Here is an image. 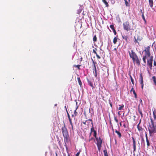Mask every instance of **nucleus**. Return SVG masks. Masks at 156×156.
Returning <instances> with one entry per match:
<instances>
[{"label": "nucleus", "instance_id": "obj_17", "mask_svg": "<svg viewBox=\"0 0 156 156\" xmlns=\"http://www.w3.org/2000/svg\"><path fill=\"white\" fill-rule=\"evenodd\" d=\"M77 102H76V109L74 110V114L75 116H76L78 115V113L76 112V110L78 108V106L77 105Z\"/></svg>", "mask_w": 156, "mask_h": 156}, {"label": "nucleus", "instance_id": "obj_7", "mask_svg": "<svg viewBox=\"0 0 156 156\" xmlns=\"http://www.w3.org/2000/svg\"><path fill=\"white\" fill-rule=\"evenodd\" d=\"M128 52L129 53V56L132 59L134 58L137 56V55L135 53V52L133 51V50H131V52L130 51H129Z\"/></svg>", "mask_w": 156, "mask_h": 156}, {"label": "nucleus", "instance_id": "obj_4", "mask_svg": "<svg viewBox=\"0 0 156 156\" xmlns=\"http://www.w3.org/2000/svg\"><path fill=\"white\" fill-rule=\"evenodd\" d=\"M153 59V56H151L149 58H147V65L151 69H152V67Z\"/></svg>", "mask_w": 156, "mask_h": 156}, {"label": "nucleus", "instance_id": "obj_37", "mask_svg": "<svg viewBox=\"0 0 156 156\" xmlns=\"http://www.w3.org/2000/svg\"><path fill=\"white\" fill-rule=\"evenodd\" d=\"M70 122V124L71 125V127H72V130H73V123H72V121H71Z\"/></svg>", "mask_w": 156, "mask_h": 156}, {"label": "nucleus", "instance_id": "obj_35", "mask_svg": "<svg viewBox=\"0 0 156 156\" xmlns=\"http://www.w3.org/2000/svg\"><path fill=\"white\" fill-rule=\"evenodd\" d=\"M110 27L112 30H113L114 29H115L114 27V25H110Z\"/></svg>", "mask_w": 156, "mask_h": 156}, {"label": "nucleus", "instance_id": "obj_54", "mask_svg": "<svg viewBox=\"0 0 156 156\" xmlns=\"http://www.w3.org/2000/svg\"><path fill=\"white\" fill-rule=\"evenodd\" d=\"M123 126H124V128H126V124H123Z\"/></svg>", "mask_w": 156, "mask_h": 156}, {"label": "nucleus", "instance_id": "obj_22", "mask_svg": "<svg viewBox=\"0 0 156 156\" xmlns=\"http://www.w3.org/2000/svg\"><path fill=\"white\" fill-rule=\"evenodd\" d=\"M138 111L139 112L140 114V115H141V118H142L143 116V114L142 112V110L139 107L138 108Z\"/></svg>", "mask_w": 156, "mask_h": 156}, {"label": "nucleus", "instance_id": "obj_53", "mask_svg": "<svg viewBox=\"0 0 156 156\" xmlns=\"http://www.w3.org/2000/svg\"><path fill=\"white\" fill-rule=\"evenodd\" d=\"M81 10H80V11H78V13L79 14L81 12Z\"/></svg>", "mask_w": 156, "mask_h": 156}, {"label": "nucleus", "instance_id": "obj_47", "mask_svg": "<svg viewBox=\"0 0 156 156\" xmlns=\"http://www.w3.org/2000/svg\"><path fill=\"white\" fill-rule=\"evenodd\" d=\"M80 152H78L76 155V156H79L80 154Z\"/></svg>", "mask_w": 156, "mask_h": 156}, {"label": "nucleus", "instance_id": "obj_19", "mask_svg": "<svg viewBox=\"0 0 156 156\" xmlns=\"http://www.w3.org/2000/svg\"><path fill=\"white\" fill-rule=\"evenodd\" d=\"M77 80L78 82V83L80 86L81 87H82V83L81 81L80 77L79 76L77 77Z\"/></svg>", "mask_w": 156, "mask_h": 156}, {"label": "nucleus", "instance_id": "obj_33", "mask_svg": "<svg viewBox=\"0 0 156 156\" xmlns=\"http://www.w3.org/2000/svg\"><path fill=\"white\" fill-rule=\"evenodd\" d=\"M130 77L131 79V80L132 82V83L134 85V82L133 79L132 78V77L131 75H130Z\"/></svg>", "mask_w": 156, "mask_h": 156}, {"label": "nucleus", "instance_id": "obj_27", "mask_svg": "<svg viewBox=\"0 0 156 156\" xmlns=\"http://www.w3.org/2000/svg\"><path fill=\"white\" fill-rule=\"evenodd\" d=\"M91 124H92V127L90 129V132L92 133V132H94V131H96L94 130V127L93 126V124L92 122H91Z\"/></svg>", "mask_w": 156, "mask_h": 156}, {"label": "nucleus", "instance_id": "obj_2", "mask_svg": "<svg viewBox=\"0 0 156 156\" xmlns=\"http://www.w3.org/2000/svg\"><path fill=\"white\" fill-rule=\"evenodd\" d=\"M151 123L148 127V129L150 136H152L156 133V125L154 124L155 122H153L152 118H150Z\"/></svg>", "mask_w": 156, "mask_h": 156}, {"label": "nucleus", "instance_id": "obj_36", "mask_svg": "<svg viewBox=\"0 0 156 156\" xmlns=\"http://www.w3.org/2000/svg\"><path fill=\"white\" fill-rule=\"evenodd\" d=\"M124 1H125V3L126 5V6H128L129 4V3L128 2V1H127V0H125Z\"/></svg>", "mask_w": 156, "mask_h": 156}, {"label": "nucleus", "instance_id": "obj_32", "mask_svg": "<svg viewBox=\"0 0 156 156\" xmlns=\"http://www.w3.org/2000/svg\"><path fill=\"white\" fill-rule=\"evenodd\" d=\"M132 91L133 92V94H134L136 93L135 90H134V88L133 87H132V88L130 91V92H131Z\"/></svg>", "mask_w": 156, "mask_h": 156}, {"label": "nucleus", "instance_id": "obj_48", "mask_svg": "<svg viewBox=\"0 0 156 156\" xmlns=\"http://www.w3.org/2000/svg\"><path fill=\"white\" fill-rule=\"evenodd\" d=\"M145 137H146V140L148 139V137H147V135L146 133V134H145Z\"/></svg>", "mask_w": 156, "mask_h": 156}, {"label": "nucleus", "instance_id": "obj_11", "mask_svg": "<svg viewBox=\"0 0 156 156\" xmlns=\"http://www.w3.org/2000/svg\"><path fill=\"white\" fill-rule=\"evenodd\" d=\"M132 139L133 141V152L136 151V142L135 141V140L134 137H132Z\"/></svg>", "mask_w": 156, "mask_h": 156}, {"label": "nucleus", "instance_id": "obj_39", "mask_svg": "<svg viewBox=\"0 0 156 156\" xmlns=\"http://www.w3.org/2000/svg\"><path fill=\"white\" fill-rule=\"evenodd\" d=\"M123 38L126 40V41H127V39H128V37L126 36H125L124 37H123Z\"/></svg>", "mask_w": 156, "mask_h": 156}, {"label": "nucleus", "instance_id": "obj_50", "mask_svg": "<svg viewBox=\"0 0 156 156\" xmlns=\"http://www.w3.org/2000/svg\"><path fill=\"white\" fill-rule=\"evenodd\" d=\"M64 108H65V109H66V112H68V110H67V109L66 107V106H65Z\"/></svg>", "mask_w": 156, "mask_h": 156}, {"label": "nucleus", "instance_id": "obj_10", "mask_svg": "<svg viewBox=\"0 0 156 156\" xmlns=\"http://www.w3.org/2000/svg\"><path fill=\"white\" fill-rule=\"evenodd\" d=\"M92 59V61H93V63L94 64V71H95V73H94V75L95 77L96 78H97V70L96 69V66L95 65V63L94 62L93 59Z\"/></svg>", "mask_w": 156, "mask_h": 156}, {"label": "nucleus", "instance_id": "obj_30", "mask_svg": "<svg viewBox=\"0 0 156 156\" xmlns=\"http://www.w3.org/2000/svg\"><path fill=\"white\" fill-rule=\"evenodd\" d=\"M81 66V65H74V67H76L77 68H78V69H79V70H80V67Z\"/></svg>", "mask_w": 156, "mask_h": 156}, {"label": "nucleus", "instance_id": "obj_56", "mask_svg": "<svg viewBox=\"0 0 156 156\" xmlns=\"http://www.w3.org/2000/svg\"><path fill=\"white\" fill-rule=\"evenodd\" d=\"M92 133L90 132V134H89V137H90V136H91Z\"/></svg>", "mask_w": 156, "mask_h": 156}, {"label": "nucleus", "instance_id": "obj_12", "mask_svg": "<svg viewBox=\"0 0 156 156\" xmlns=\"http://www.w3.org/2000/svg\"><path fill=\"white\" fill-rule=\"evenodd\" d=\"M154 119H152V120L154 121V122L156 123V109L154 110L153 112Z\"/></svg>", "mask_w": 156, "mask_h": 156}, {"label": "nucleus", "instance_id": "obj_6", "mask_svg": "<svg viewBox=\"0 0 156 156\" xmlns=\"http://www.w3.org/2000/svg\"><path fill=\"white\" fill-rule=\"evenodd\" d=\"M96 139L97 140V145L98 149V150L100 151L101 147V144L102 143V140L100 137H99V138H97V139Z\"/></svg>", "mask_w": 156, "mask_h": 156}, {"label": "nucleus", "instance_id": "obj_64", "mask_svg": "<svg viewBox=\"0 0 156 156\" xmlns=\"http://www.w3.org/2000/svg\"><path fill=\"white\" fill-rule=\"evenodd\" d=\"M120 126H121V123L120 122Z\"/></svg>", "mask_w": 156, "mask_h": 156}, {"label": "nucleus", "instance_id": "obj_57", "mask_svg": "<svg viewBox=\"0 0 156 156\" xmlns=\"http://www.w3.org/2000/svg\"><path fill=\"white\" fill-rule=\"evenodd\" d=\"M140 11L141 12V13H142V12H143V14H144V11H143L142 10H140Z\"/></svg>", "mask_w": 156, "mask_h": 156}, {"label": "nucleus", "instance_id": "obj_29", "mask_svg": "<svg viewBox=\"0 0 156 156\" xmlns=\"http://www.w3.org/2000/svg\"><path fill=\"white\" fill-rule=\"evenodd\" d=\"M146 142H147V147H148L149 146H150V143L149 142V141L148 139H146Z\"/></svg>", "mask_w": 156, "mask_h": 156}, {"label": "nucleus", "instance_id": "obj_5", "mask_svg": "<svg viewBox=\"0 0 156 156\" xmlns=\"http://www.w3.org/2000/svg\"><path fill=\"white\" fill-rule=\"evenodd\" d=\"M150 46H148L145 48L144 51L145 52L144 56L148 57H149L151 56L150 52Z\"/></svg>", "mask_w": 156, "mask_h": 156}, {"label": "nucleus", "instance_id": "obj_28", "mask_svg": "<svg viewBox=\"0 0 156 156\" xmlns=\"http://www.w3.org/2000/svg\"><path fill=\"white\" fill-rule=\"evenodd\" d=\"M117 38L116 37H115L113 40V42L114 44H115L117 42Z\"/></svg>", "mask_w": 156, "mask_h": 156}, {"label": "nucleus", "instance_id": "obj_18", "mask_svg": "<svg viewBox=\"0 0 156 156\" xmlns=\"http://www.w3.org/2000/svg\"><path fill=\"white\" fill-rule=\"evenodd\" d=\"M148 57H146L145 56H143V60L144 62V64H143V65L144 66H145V64H146V58H147H147H148Z\"/></svg>", "mask_w": 156, "mask_h": 156}, {"label": "nucleus", "instance_id": "obj_23", "mask_svg": "<svg viewBox=\"0 0 156 156\" xmlns=\"http://www.w3.org/2000/svg\"><path fill=\"white\" fill-rule=\"evenodd\" d=\"M119 110H121L124 107V105H119Z\"/></svg>", "mask_w": 156, "mask_h": 156}, {"label": "nucleus", "instance_id": "obj_15", "mask_svg": "<svg viewBox=\"0 0 156 156\" xmlns=\"http://www.w3.org/2000/svg\"><path fill=\"white\" fill-rule=\"evenodd\" d=\"M97 50V49L96 48H95L94 49H93V53H94V54H95L96 55V56L97 57V58L98 59H99L100 58H101V57L97 53V52H96V51Z\"/></svg>", "mask_w": 156, "mask_h": 156}, {"label": "nucleus", "instance_id": "obj_63", "mask_svg": "<svg viewBox=\"0 0 156 156\" xmlns=\"http://www.w3.org/2000/svg\"><path fill=\"white\" fill-rule=\"evenodd\" d=\"M68 156H70L69 154H68Z\"/></svg>", "mask_w": 156, "mask_h": 156}, {"label": "nucleus", "instance_id": "obj_62", "mask_svg": "<svg viewBox=\"0 0 156 156\" xmlns=\"http://www.w3.org/2000/svg\"><path fill=\"white\" fill-rule=\"evenodd\" d=\"M142 140L143 141H144V139H143V138H142Z\"/></svg>", "mask_w": 156, "mask_h": 156}, {"label": "nucleus", "instance_id": "obj_58", "mask_svg": "<svg viewBox=\"0 0 156 156\" xmlns=\"http://www.w3.org/2000/svg\"><path fill=\"white\" fill-rule=\"evenodd\" d=\"M74 116V114H72V117H73Z\"/></svg>", "mask_w": 156, "mask_h": 156}, {"label": "nucleus", "instance_id": "obj_59", "mask_svg": "<svg viewBox=\"0 0 156 156\" xmlns=\"http://www.w3.org/2000/svg\"><path fill=\"white\" fill-rule=\"evenodd\" d=\"M114 50H115V51H117V49L116 48H115L114 49Z\"/></svg>", "mask_w": 156, "mask_h": 156}, {"label": "nucleus", "instance_id": "obj_46", "mask_svg": "<svg viewBox=\"0 0 156 156\" xmlns=\"http://www.w3.org/2000/svg\"><path fill=\"white\" fill-rule=\"evenodd\" d=\"M154 66H156V62L155 60L154 61Z\"/></svg>", "mask_w": 156, "mask_h": 156}, {"label": "nucleus", "instance_id": "obj_9", "mask_svg": "<svg viewBox=\"0 0 156 156\" xmlns=\"http://www.w3.org/2000/svg\"><path fill=\"white\" fill-rule=\"evenodd\" d=\"M140 84L141 85V88L142 89H143L144 87V83H143V77L142 75L141 74L140 76V78L139 79V80Z\"/></svg>", "mask_w": 156, "mask_h": 156}, {"label": "nucleus", "instance_id": "obj_24", "mask_svg": "<svg viewBox=\"0 0 156 156\" xmlns=\"http://www.w3.org/2000/svg\"><path fill=\"white\" fill-rule=\"evenodd\" d=\"M89 121H91L92 122V119H89L86 120L85 122H83L82 123L84 125H87V124H86L87 123L86 122H87Z\"/></svg>", "mask_w": 156, "mask_h": 156}, {"label": "nucleus", "instance_id": "obj_14", "mask_svg": "<svg viewBox=\"0 0 156 156\" xmlns=\"http://www.w3.org/2000/svg\"><path fill=\"white\" fill-rule=\"evenodd\" d=\"M87 81L88 84L92 88V89H94L95 88V85L94 86L93 85V83L90 81L88 79H87Z\"/></svg>", "mask_w": 156, "mask_h": 156}, {"label": "nucleus", "instance_id": "obj_21", "mask_svg": "<svg viewBox=\"0 0 156 156\" xmlns=\"http://www.w3.org/2000/svg\"><path fill=\"white\" fill-rule=\"evenodd\" d=\"M115 132L118 134L119 137L120 138L122 136L121 133L119 131H118L117 130H115Z\"/></svg>", "mask_w": 156, "mask_h": 156}, {"label": "nucleus", "instance_id": "obj_42", "mask_svg": "<svg viewBox=\"0 0 156 156\" xmlns=\"http://www.w3.org/2000/svg\"><path fill=\"white\" fill-rule=\"evenodd\" d=\"M94 138L92 137L90 138V139H89V142H90V141H91V140H94Z\"/></svg>", "mask_w": 156, "mask_h": 156}, {"label": "nucleus", "instance_id": "obj_20", "mask_svg": "<svg viewBox=\"0 0 156 156\" xmlns=\"http://www.w3.org/2000/svg\"><path fill=\"white\" fill-rule=\"evenodd\" d=\"M102 2L105 4L106 7L109 6V4L106 0H102Z\"/></svg>", "mask_w": 156, "mask_h": 156}, {"label": "nucleus", "instance_id": "obj_45", "mask_svg": "<svg viewBox=\"0 0 156 156\" xmlns=\"http://www.w3.org/2000/svg\"><path fill=\"white\" fill-rule=\"evenodd\" d=\"M134 38H135L134 42L135 43H139L137 42V40L136 39V38L135 37H134Z\"/></svg>", "mask_w": 156, "mask_h": 156}, {"label": "nucleus", "instance_id": "obj_16", "mask_svg": "<svg viewBox=\"0 0 156 156\" xmlns=\"http://www.w3.org/2000/svg\"><path fill=\"white\" fill-rule=\"evenodd\" d=\"M153 0H149V4L150 7L152 9L153 6Z\"/></svg>", "mask_w": 156, "mask_h": 156}, {"label": "nucleus", "instance_id": "obj_26", "mask_svg": "<svg viewBox=\"0 0 156 156\" xmlns=\"http://www.w3.org/2000/svg\"><path fill=\"white\" fill-rule=\"evenodd\" d=\"M103 152L105 156H108V152L107 150H104Z\"/></svg>", "mask_w": 156, "mask_h": 156}, {"label": "nucleus", "instance_id": "obj_13", "mask_svg": "<svg viewBox=\"0 0 156 156\" xmlns=\"http://www.w3.org/2000/svg\"><path fill=\"white\" fill-rule=\"evenodd\" d=\"M141 122V120L140 121L139 123L137 125V127L138 129V131L139 132H142L143 130V129L142 128L141 126H140V124Z\"/></svg>", "mask_w": 156, "mask_h": 156}, {"label": "nucleus", "instance_id": "obj_61", "mask_svg": "<svg viewBox=\"0 0 156 156\" xmlns=\"http://www.w3.org/2000/svg\"><path fill=\"white\" fill-rule=\"evenodd\" d=\"M155 43V41H154V43H153V44L152 45V46H153V44H154V43Z\"/></svg>", "mask_w": 156, "mask_h": 156}, {"label": "nucleus", "instance_id": "obj_34", "mask_svg": "<svg viewBox=\"0 0 156 156\" xmlns=\"http://www.w3.org/2000/svg\"><path fill=\"white\" fill-rule=\"evenodd\" d=\"M97 133L96 131H94V136L95 137L96 139H97V138H98L97 136Z\"/></svg>", "mask_w": 156, "mask_h": 156}, {"label": "nucleus", "instance_id": "obj_60", "mask_svg": "<svg viewBox=\"0 0 156 156\" xmlns=\"http://www.w3.org/2000/svg\"><path fill=\"white\" fill-rule=\"evenodd\" d=\"M140 102H142V100H141V99H140Z\"/></svg>", "mask_w": 156, "mask_h": 156}, {"label": "nucleus", "instance_id": "obj_49", "mask_svg": "<svg viewBox=\"0 0 156 156\" xmlns=\"http://www.w3.org/2000/svg\"><path fill=\"white\" fill-rule=\"evenodd\" d=\"M134 94V95L135 98H137V94H136V93L135 94Z\"/></svg>", "mask_w": 156, "mask_h": 156}, {"label": "nucleus", "instance_id": "obj_52", "mask_svg": "<svg viewBox=\"0 0 156 156\" xmlns=\"http://www.w3.org/2000/svg\"><path fill=\"white\" fill-rule=\"evenodd\" d=\"M109 103L110 104V105L111 106V107H112V103L110 102H109Z\"/></svg>", "mask_w": 156, "mask_h": 156}, {"label": "nucleus", "instance_id": "obj_3", "mask_svg": "<svg viewBox=\"0 0 156 156\" xmlns=\"http://www.w3.org/2000/svg\"><path fill=\"white\" fill-rule=\"evenodd\" d=\"M123 26L124 30L126 31H129L131 30V27L128 21H126L123 24Z\"/></svg>", "mask_w": 156, "mask_h": 156}, {"label": "nucleus", "instance_id": "obj_40", "mask_svg": "<svg viewBox=\"0 0 156 156\" xmlns=\"http://www.w3.org/2000/svg\"><path fill=\"white\" fill-rule=\"evenodd\" d=\"M58 144L60 146V147H62V144H61L60 141L59 140H58Z\"/></svg>", "mask_w": 156, "mask_h": 156}, {"label": "nucleus", "instance_id": "obj_41", "mask_svg": "<svg viewBox=\"0 0 156 156\" xmlns=\"http://www.w3.org/2000/svg\"><path fill=\"white\" fill-rule=\"evenodd\" d=\"M114 119L115 121H116V123H118V120L117 119L116 117H114Z\"/></svg>", "mask_w": 156, "mask_h": 156}, {"label": "nucleus", "instance_id": "obj_31", "mask_svg": "<svg viewBox=\"0 0 156 156\" xmlns=\"http://www.w3.org/2000/svg\"><path fill=\"white\" fill-rule=\"evenodd\" d=\"M154 83H156V77H155V76H153L152 77Z\"/></svg>", "mask_w": 156, "mask_h": 156}, {"label": "nucleus", "instance_id": "obj_51", "mask_svg": "<svg viewBox=\"0 0 156 156\" xmlns=\"http://www.w3.org/2000/svg\"><path fill=\"white\" fill-rule=\"evenodd\" d=\"M89 121H88L86 123H87V125H89V124H90V122H89Z\"/></svg>", "mask_w": 156, "mask_h": 156}, {"label": "nucleus", "instance_id": "obj_8", "mask_svg": "<svg viewBox=\"0 0 156 156\" xmlns=\"http://www.w3.org/2000/svg\"><path fill=\"white\" fill-rule=\"evenodd\" d=\"M132 60L134 62H136V64L138 66H139L140 65V60L138 58V56H137L136 57L132 59Z\"/></svg>", "mask_w": 156, "mask_h": 156}, {"label": "nucleus", "instance_id": "obj_44", "mask_svg": "<svg viewBox=\"0 0 156 156\" xmlns=\"http://www.w3.org/2000/svg\"><path fill=\"white\" fill-rule=\"evenodd\" d=\"M113 32H114V34L115 35H116V31L115 30V29H114L113 30Z\"/></svg>", "mask_w": 156, "mask_h": 156}, {"label": "nucleus", "instance_id": "obj_25", "mask_svg": "<svg viewBox=\"0 0 156 156\" xmlns=\"http://www.w3.org/2000/svg\"><path fill=\"white\" fill-rule=\"evenodd\" d=\"M97 41V37H96V35H95L93 37V41L94 42H96Z\"/></svg>", "mask_w": 156, "mask_h": 156}, {"label": "nucleus", "instance_id": "obj_38", "mask_svg": "<svg viewBox=\"0 0 156 156\" xmlns=\"http://www.w3.org/2000/svg\"><path fill=\"white\" fill-rule=\"evenodd\" d=\"M142 17L143 19L144 20V21H145V18L144 15V14H143V12H142Z\"/></svg>", "mask_w": 156, "mask_h": 156}, {"label": "nucleus", "instance_id": "obj_43", "mask_svg": "<svg viewBox=\"0 0 156 156\" xmlns=\"http://www.w3.org/2000/svg\"><path fill=\"white\" fill-rule=\"evenodd\" d=\"M67 116L68 117V119H69L70 118L69 114V113L68 112H67Z\"/></svg>", "mask_w": 156, "mask_h": 156}, {"label": "nucleus", "instance_id": "obj_55", "mask_svg": "<svg viewBox=\"0 0 156 156\" xmlns=\"http://www.w3.org/2000/svg\"><path fill=\"white\" fill-rule=\"evenodd\" d=\"M69 122L72 121V119H71V118L69 119Z\"/></svg>", "mask_w": 156, "mask_h": 156}, {"label": "nucleus", "instance_id": "obj_1", "mask_svg": "<svg viewBox=\"0 0 156 156\" xmlns=\"http://www.w3.org/2000/svg\"><path fill=\"white\" fill-rule=\"evenodd\" d=\"M61 130L62 135L64 137V141L65 143L64 145H65L66 147V143L68 142V140L69 138V136L68 129L64 122L63 123V126L62 127Z\"/></svg>", "mask_w": 156, "mask_h": 156}]
</instances>
